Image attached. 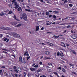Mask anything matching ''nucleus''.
<instances>
[{
    "label": "nucleus",
    "mask_w": 77,
    "mask_h": 77,
    "mask_svg": "<svg viewBox=\"0 0 77 77\" xmlns=\"http://www.w3.org/2000/svg\"><path fill=\"white\" fill-rule=\"evenodd\" d=\"M14 7L12 6V4L11 5V6H11V8L12 9L14 8L15 9H18V8L20 7V5L18 4L17 2H14Z\"/></svg>",
    "instance_id": "1"
},
{
    "label": "nucleus",
    "mask_w": 77,
    "mask_h": 77,
    "mask_svg": "<svg viewBox=\"0 0 77 77\" xmlns=\"http://www.w3.org/2000/svg\"><path fill=\"white\" fill-rule=\"evenodd\" d=\"M22 18L24 21H27V16L26 13H23L22 14Z\"/></svg>",
    "instance_id": "2"
},
{
    "label": "nucleus",
    "mask_w": 77,
    "mask_h": 77,
    "mask_svg": "<svg viewBox=\"0 0 77 77\" xmlns=\"http://www.w3.org/2000/svg\"><path fill=\"white\" fill-rule=\"evenodd\" d=\"M1 29L2 30H11V28L9 27H5L3 26L1 27Z\"/></svg>",
    "instance_id": "3"
},
{
    "label": "nucleus",
    "mask_w": 77,
    "mask_h": 77,
    "mask_svg": "<svg viewBox=\"0 0 77 77\" xmlns=\"http://www.w3.org/2000/svg\"><path fill=\"white\" fill-rule=\"evenodd\" d=\"M13 35L14 36H15L16 38H20V35L17 34V33L15 32H13Z\"/></svg>",
    "instance_id": "4"
},
{
    "label": "nucleus",
    "mask_w": 77,
    "mask_h": 77,
    "mask_svg": "<svg viewBox=\"0 0 77 77\" xmlns=\"http://www.w3.org/2000/svg\"><path fill=\"white\" fill-rule=\"evenodd\" d=\"M13 35L14 36H15L16 38H20V35L17 34V33L15 32H13Z\"/></svg>",
    "instance_id": "5"
},
{
    "label": "nucleus",
    "mask_w": 77,
    "mask_h": 77,
    "mask_svg": "<svg viewBox=\"0 0 77 77\" xmlns=\"http://www.w3.org/2000/svg\"><path fill=\"white\" fill-rule=\"evenodd\" d=\"M19 60L20 63H23V61L22 60V57L20 56L19 58Z\"/></svg>",
    "instance_id": "6"
},
{
    "label": "nucleus",
    "mask_w": 77,
    "mask_h": 77,
    "mask_svg": "<svg viewBox=\"0 0 77 77\" xmlns=\"http://www.w3.org/2000/svg\"><path fill=\"white\" fill-rule=\"evenodd\" d=\"M72 38L73 39H76L77 37V35H73L72 36Z\"/></svg>",
    "instance_id": "7"
},
{
    "label": "nucleus",
    "mask_w": 77,
    "mask_h": 77,
    "mask_svg": "<svg viewBox=\"0 0 77 77\" xmlns=\"http://www.w3.org/2000/svg\"><path fill=\"white\" fill-rule=\"evenodd\" d=\"M70 51L73 54H75V55H76V52H75V51L73 50H72Z\"/></svg>",
    "instance_id": "8"
},
{
    "label": "nucleus",
    "mask_w": 77,
    "mask_h": 77,
    "mask_svg": "<svg viewBox=\"0 0 77 77\" xmlns=\"http://www.w3.org/2000/svg\"><path fill=\"white\" fill-rule=\"evenodd\" d=\"M23 60H22V63L24 64L26 63V58L24 57H23Z\"/></svg>",
    "instance_id": "9"
},
{
    "label": "nucleus",
    "mask_w": 77,
    "mask_h": 77,
    "mask_svg": "<svg viewBox=\"0 0 77 77\" xmlns=\"http://www.w3.org/2000/svg\"><path fill=\"white\" fill-rule=\"evenodd\" d=\"M61 46H62L63 47H65V48L66 47V46H65V44H64V43L62 42H61Z\"/></svg>",
    "instance_id": "10"
},
{
    "label": "nucleus",
    "mask_w": 77,
    "mask_h": 77,
    "mask_svg": "<svg viewBox=\"0 0 77 77\" xmlns=\"http://www.w3.org/2000/svg\"><path fill=\"white\" fill-rule=\"evenodd\" d=\"M60 36H61V35H59L58 36H57L55 35H53V37H54V38H58Z\"/></svg>",
    "instance_id": "11"
},
{
    "label": "nucleus",
    "mask_w": 77,
    "mask_h": 77,
    "mask_svg": "<svg viewBox=\"0 0 77 77\" xmlns=\"http://www.w3.org/2000/svg\"><path fill=\"white\" fill-rule=\"evenodd\" d=\"M45 53L47 55H50V53L48 51L45 52Z\"/></svg>",
    "instance_id": "12"
},
{
    "label": "nucleus",
    "mask_w": 77,
    "mask_h": 77,
    "mask_svg": "<svg viewBox=\"0 0 77 77\" xmlns=\"http://www.w3.org/2000/svg\"><path fill=\"white\" fill-rule=\"evenodd\" d=\"M47 44H48V45H50V46H53V44L51 43H50L48 42H47Z\"/></svg>",
    "instance_id": "13"
},
{
    "label": "nucleus",
    "mask_w": 77,
    "mask_h": 77,
    "mask_svg": "<svg viewBox=\"0 0 77 77\" xmlns=\"http://www.w3.org/2000/svg\"><path fill=\"white\" fill-rule=\"evenodd\" d=\"M30 69L31 71H35V69L33 68H30Z\"/></svg>",
    "instance_id": "14"
},
{
    "label": "nucleus",
    "mask_w": 77,
    "mask_h": 77,
    "mask_svg": "<svg viewBox=\"0 0 77 77\" xmlns=\"http://www.w3.org/2000/svg\"><path fill=\"white\" fill-rule=\"evenodd\" d=\"M60 56H61V57H63L64 56L63 55V53L62 52L60 53Z\"/></svg>",
    "instance_id": "15"
},
{
    "label": "nucleus",
    "mask_w": 77,
    "mask_h": 77,
    "mask_svg": "<svg viewBox=\"0 0 77 77\" xmlns=\"http://www.w3.org/2000/svg\"><path fill=\"white\" fill-rule=\"evenodd\" d=\"M22 24L21 23H19L16 26L17 27H20Z\"/></svg>",
    "instance_id": "16"
},
{
    "label": "nucleus",
    "mask_w": 77,
    "mask_h": 77,
    "mask_svg": "<svg viewBox=\"0 0 77 77\" xmlns=\"http://www.w3.org/2000/svg\"><path fill=\"white\" fill-rule=\"evenodd\" d=\"M12 24L13 26H15V25H16V24H17V22H13L12 23Z\"/></svg>",
    "instance_id": "17"
},
{
    "label": "nucleus",
    "mask_w": 77,
    "mask_h": 77,
    "mask_svg": "<svg viewBox=\"0 0 77 77\" xmlns=\"http://www.w3.org/2000/svg\"><path fill=\"white\" fill-rule=\"evenodd\" d=\"M21 10V7H19L17 9V11H20Z\"/></svg>",
    "instance_id": "18"
},
{
    "label": "nucleus",
    "mask_w": 77,
    "mask_h": 77,
    "mask_svg": "<svg viewBox=\"0 0 77 77\" xmlns=\"http://www.w3.org/2000/svg\"><path fill=\"white\" fill-rule=\"evenodd\" d=\"M53 14H55V13L56 14H59V12L57 11H53Z\"/></svg>",
    "instance_id": "19"
},
{
    "label": "nucleus",
    "mask_w": 77,
    "mask_h": 77,
    "mask_svg": "<svg viewBox=\"0 0 77 77\" xmlns=\"http://www.w3.org/2000/svg\"><path fill=\"white\" fill-rule=\"evenodd\" d=\"M62 70L64 72H66V70H65V69H64V68H62Z\"/></svg>",
    "instance_id": "20"
},
{
    "label": "nucleus",
    "mask_w": 77,
    "mask_h": 77,
    "mask_svg": "<svg viewBox=\"0 0 77 77\" xmlns=\"http://www.w3.org/2000/svg\"><path fill=\"white\" fill-rule=\"evenodd\" d=\"M39 26H37L36 27V31H38V30H39Z\"/></svg>",
    "instance_id": "21"
},
{
    "label": "nucleus",
    "mask_w": 77,
    "mask_h": 77,
    "mask_svg": "<svg viewBox=\"0 0 77 77\" xmlns=\"http://www.w3.org/2000/svg\"><path fill=\"white\" fill-rule=\"evenodd\" d=\"M52 23V22H50L49 23H47L46 24L47 25V26H50V25H51Z\"/></svg>",
    "instance_id": "22"
},
{
    "label": "nucleus",
    "mask_w": 77,
    "mask_h": 77,
    "mask_svg": "<svg viewBox=\"0 0 77 77\" xmlns=\"http://www.w3.org/2000/svg\"><path fill=\"white\" fill-rule=\"evenodd\" d=\"M32 75L30 73H28L27 74V76L28 77H30Z\"/></svg>",
    "instance_id": "23"
},
{
    "label": "nucleus",
    "mask_w": 77,
    "mask_h": 77,
    "mask_svg": "<svg viewBox=\"0 0 77 77\" xmlns=\"http://www.w3.org/2000/svg\"><path fill=\"white\" fill-rule=\"evenodd\" d=\"M25 11H27V12H30V9H25Z\"/></svg>",
    "instance_id": "24"
},
{
    "label": "nucleus",
    "mask_w": 77,
    "mask_h": 77,
    "mask_svg": "<svg viewBox=\"0 0 77 77\" xmlns=\"http://www.w3.org/2000/svg\"><path fill=\"white\" fill-rule=\"evenodd\" d=\"M4 14H5V13H4L3 12H1L0 14V15L1 16H3L4 15Z\"/></svg>",
    "instance_id": "25"
},
{
    "label": "nucleus",
    "mask_w": 77,
    "mask_h": 77,
    "mask_svg": "<svg viewBox=\"0 0 77 77\" xmlns=\"http://www.w3.org/2000/svg\"><path fill=\"white\" fill-rule=\"evenodd\" d=\"M26 75H27V73H26V72H25L23 75V77H26Z\"/></svg>",
    "instance_id": "26"
},
{
    "label": "nucleus",
    "mask_w": 77,
    "mask_h": 77,
    "mask_svg": "<svg viewBox=\"0 0 77 77\" xmlns=\"http://www.w3.org/2000/svg\"><path fill=\"white\" fill-rule=\"evenodd\" d=\"M10 77H14L15 76H14V74H13L12 73H11Z\"/></svg>",
    "instance_id": "27"
},
{
    "label": "nucleus",
    "mask_w": 77,
    "mask_h": 77,
    "mask_svg": "<svg viewBox=\"0 0 77 77\" xmlns=\"http://www.w3.org/2000/svg\"><path fill=\"white\" fill-rule=\"evenodd\" d=\"M68 17H67L64 18V19H62V20L63 21V20H66V19H68Z\"/></svg>",
    "instance_id": "28"
},
{
    "label": "nucleus",
    "mask_w": 77,
    "mask_h": 77,
    "mask_svg": "<svg viewBox=\"0 0 77 77\" xmlns=\"http://www.w3.org/2000/svg\"><path fill=\"white\" fill-rule=\"evenodd\" d=\"M30 58V56H29V57H26V60H28Z\"/></svg>",
    "instance_id": "29"
},
{
    "label": "nucleus",
    "mask_w": 77,
    "mask_h": 77,
    "mask_svg": "<svg viewBox=\"0 0 77 77\" xmlns=\"http://www.w3.org/2000/svg\"><path fill=\"white\" fill-rule=\"evenodd\" d=\"M28 52H27V51H25L24 52V55L25 56L26 55V54H27V53Z\"/></svg>",
    "instance_id": "30"
},
{
    "label": "nucleus",
    "mask_w": 77,
    "mask_h": 77,
    "mask_svg": "<svg viewBox=\"0 0 77 77\" xmlns=\"http://www.w3.org/2000/svg\"><path fill=\"white\" fill-rule=\"evenodd\" d=\"M34 67V68H38V64H36L35 65Z\"/></svg>",
    "instance_id": "31"
},
{
    "label": "nucleus",
    "mask_w": 77,
    "mask_h": 77,
    "mask_svg": "<svg viewBox=\"0 0 77 77\" xmlns=\"http://www.w3.org/2000/svg\"><path fill=\"white\" fill-rule=\"evenodd\" d=\"M57 55L58 56H60V53L59 52H57Z\"/></svg>",
    "instance_id": "32"
},
{
    "label": "nucleus",
    "mask_w": 77,
    "mask_h": 77,
    "mask_svg": "<svg viewBox=\"0 0 77 77\" xmlns=\"http://www.w3.org/2000/svg\"><path fill=\"white\" fill-rule=\"evenodd\" d=\"M66 46L67 48H68V47L69 46V45L67 43L66 44Z\"/></svg>",
    "instance_id": "33"
},
{
    "label": "nucleus",
    "mask_w": 77,
    "mask_h": 77,
    "mask_svg": "<svg viewBox=\"0 0 77 77\" xmlns=\"http://www.w3.org/2000/svg\"><path fill=\"white\" fill-rule=\"evenodd\" d=\"M69 6H70V7H72V6H73V5H72V4H69Z\"/></svg>",
    "instance_id": "34"
},
{
    "label": "nucleus",
    "mask_w": 77,
    "mask_h": 77,
    "mask_svg": "<svg viewBox=\"0 0 77 77\" xmlns=\"http://www.w3.org/2000/svg\"><path fill=\"white\" fill-rule=\"evenodd\" d=\"M12 13V12L11 11H9V12L8 13V14H11Z\"/></svg>",
    "instance_id": "35"
},
{
    "label": "nucleus",
    "mask_w": 77,
    "mask_h": 77,
    "mask_svg": "<svg viewBox=\"0 0 77 77\" xmlns=\"http://www.w3.org/2000/svg\"><path fill=\"white\" fill-rule=\"evenodd\" d=\"M1 68H5V66H1Z\"/></svg>",
    "instance_id": "36"
},
{
    "label": "nucleus",
    "mask_w": 77,
    "mask_h": 77,
    "mask_svg": "<svg viewBox=\"0 0 77 77\" xmlns=\"http://www.w3.org/2000/svg\"><path fill=\"white\" fill-rule=\"evenodd\" d=\"M67 2L69 3H71V0H69Z\"/></svg>",
    "instance_id": "37"
},
{
    "label": "nucleus",
    "mask_w": 77,
    "mask_h": 77,
    "mask_svg": "<svg viewBox=\"0 0 77 77\" xmlns=\"http://www.w3.org/2000/svg\"><path fill=\"white\" fill-rule=\"evenodd\" d=\"M11 2H12V3H14V2H16V0H13L11 1Z\"/></svg>",
    "instance_id": "38"
},
{
    "label": "nucleus",
    "mask_w": 77,
    "mask_h": 77,
    "mask_svg": "<svg viewBox=\"0 0 77 77\" xmlns=\"http://www.w3.org/2000/svg\"><path fill=\"white\" fill-rule=\"evenodd\" d=\"M45 59H50V57H45Z\"/></svg>",
    "instance_id": "39"
},
{
    "label": "nucleus",
    "mask_w": 77,
    "mask_h": 77,
    "mask_svg": "<svg viewBox=\"0 0 77 77\" xmlns=\"http://www.w3.org/2000/svg\"><path fill=\"white\" fill-rule=\"evenodd\" d=\"M49 14V12H47L46 13V15H48Z\"/></svg>",
    "instance_id": "40"
},
{
    "label": "nucleus",
    "mask_w": 77,
    "mask_h": 77,
    "mask_svg": "<svg viewBox=\"0 0 77 77\" xmlns=\"http://www.w3.org/2000/svg\"><path fill=\"white\" fill-rule=\"evenodd\" d=\"M13 68H14V69H17V67H16V66H14Z\"/></svg>",
    "instance_id": "41"
},
{
    "label": "nucleus",
    "mask_w": 77,
    "mask_h": 77,
    "mask_svg": "<svg viewBox=\"0 0 77 77\" xmlns=\"http://www.w3.org/2000/svg\"><path fill=\"white\" fill-rule=\"evenodd\" d=\"M67 28H71V26L70 25H68L67 26Z\"/></svg>",
    "instance_id": "42"
},
{
    "label": "nucleus",
    "mask_w": 77,
    "mask_h": 77,
    "mask_svg": "<svg viewBox=\"0 0 77 77\" xmlns=\"http://www.w3.org/2000/svg\"><path fill=\"white\" fill-rule=\"evenodd\" d=\"M72 74H75V75H76V73H75V72H71Z\"/></svg>",
    "instance_id": "43"
},
{
    "label": "nucleus",
    "mask_w": 77,
    "mask_h": 77,
    "mask_svg": "<svg viewBox=\"0 0 77 77\" xmlns=\"http://www.w3.org/2000/svg\"><path fill=\"white\" fill-rule=\"evenodd\" d=\"M39 64L40 65H42V62L41 61L39 63Z\"/></svg>",
    "instance_id": "44"
},
{
    "label": "nucleus",
    "mask_w": 77,
    "mask_h": 77,
    "mask_svg": "<svg viewBox=\"0 0 77 77\" xmlns=\"http://www.w3.org/2000/svg\"><path fill=\"white\" fill-rule=\"evenodd\" d=\"M14 75L16 77H18V75L17 74H14Z\"/></svg>",
    "instance_id": "45"
},
{
    "label": "nucleus",
    "mask_w": 77,
    "mask_h": 77,
    "mask_svg": "<svg viewBox=\"0 0 77 77\" xmlns=\"http://www.w3.org/2000/svg\"><path fill=\"white\" fill-rule=\"evenodd\" d=\"M53 17L54 18V19H56V16L55 15H54Z\"/></svg>",
    "instance_id": "46"
},
{
    "label": "nucleus",
    "mask_w": 77,
    "mask_h": 77,
    "mask_svg": "<svg viewBox=\"0 0 77 77\" xmlns=\"http://www.w3.org/2000/svg\"><path fill=\"white\" fill-rule=\"evenodd\" d=\"M64 68L65 69H67V68H68V67H67V66H64Z\"/></svg>",
    "instance_id": "47"
},
{
    "label": "nucleus",
    "mask_w": 77,
    "mask_h": 77,
    "mask_svg": "<svg viewBox=\"0 0 77 77\" xmlns=\"http://www.w3.org/2000/svg\"><path fill=\"white\" fill-rule=\"evenodd\" d=\"M3 37V35L2 34H0V38H2Z\"/></svg>",
    "instance_id": "48"
},
{
    "label": "nucleus",
    "mask_w": 77,
    "mask_h": 77,
    "mask_svg": "<svg viewBox=\"0 0 77 77\" xmlns=\"http://www.w3.org/2000/svg\"><path fill=\"white\" fill-rule=\"evenodd\" d=\"M65 24H68V23H62L61 24V25H65Z\"/></svg>",
    "instance_id": "49"
},
{
    "label": "nucleus",
    "mask_w": 77,
    "mask_h": 77,
    "mask_svg": "<svg viewBox=\"0 0 77 77\" xmlns=\"http://www.w3.org/2000/svg\"><path fill=\"white\" fill-rule=\"evenodd\" d=\"M29 56V53H27L26 54V56H27V57H28Z\"/></svg>",
    "instance_id": "50"
},
{
    "label": "nucleus",
    "mask_w": 77,
    "mask_h": 77,
    "mask_svg": "<svg viewBox=\"0 0 77 77\" xmlns=\"http://www.w3.org/2000/svg\"><path fill=\"white\" fill-rule=\"evenodd\" d=\"M57 69H60V70H61V67L60 66Z\"/></svg>",
    "instance_id": "51"
},
{
    "label": "nucleus",
    "mask_w": 77,
    "mask_h": 77,
    "mask_svg": "<svg viewBox=\"0 0 77 77\" xmlns=\"http://www.w3.org/2000/svg\"><path fill=\"white\" fill-rule=\"evenodd\" d=\"M7 39V38H5L4 39V41H6Z\"/></svg>",
    "instance_id": "52"
},
{
    "label": "nucleus",
    "mask_w": 77,
    "mask_h": 77,
    "mask_svg": "<svg viewBox=\"0 0 77 77\" xmlns=\"http://www.w3.org/2000/svg\"><path fill=\"white\" fill-rule=\"evenodd\" d=\"M48 65H52V63H48Z\"/></svg>",
    "instance_id": "53"
},
{
    "label": "nucleus",
    "mask_w": 77,
    "mask_h": 77,
    "mask_svg": "<svg viewBox=\"0 0 77 77\" xmlns=\"http://www.w3.org/2000/svg\"><path fill=\"white\" fill-rule=\"evenodd\" d=\"M15 20H17V21H20V20H18V19H17V17H16L15 18H14Z\"/></svg>",
    "instance_id": "54"
},
{
    "label": "nucleus",
    "mask_w": 77,
    "mask_h": 77,
    "mask_svg": "<svg viewBox=\"0 0 77 77\" xmlns=\"http://www.w3.org/2000/svg\"><path fill=\"white\" fill-rule=\"evenodd\" d=\"M68 1V0H65L64 1V3H66V2H67V1Z\"/></svg>",
    "instance_id": "55"
},
{
    "label": "nucleus",
    "mask_w": 77,
    "mask_h": 77,
    "mask_svg": "<svg viewBox=\"0 0 77 77\" xmlns=\"http://www.w3.org/2000/svg\"><path fill=\"white\" fill-rule=\"evenodd\" d=\"M41 30H44V27H42L41 29Z\"/></svg>",
    "instance_id": "56"
},
{
    "label": "nucleus",
    "mask_w": 77,
    "mask_h": 77,
    "mask_svg": "<svg viewBox=\"0 0 77 77\" xmlns=\"http://www.w3.org/2000/svg\"><path fill=\"white\" fill-rule=\"evenodd\" d=\"M2 70H0V74H2Z\"/></svg>",
    "instance_id": "57"
},
{
    "label": "nucleus",
    "mask_w": 77,
    "mask_h": 77,
    "mask_svg": "<svg viewBox=\"0 0 77 77\" xmlns=\"http://www.w3.org/2000/svg\"><path fill=\"white\" fill-rule=\"evenodd\" d=\"M2 50H4L5 51H7L8 50L5 49H3Z\"/></svg>",
    "instance_id": "58"
},
{
    "label": "nucleus",
    "mask_w": 77,
    "mask_h": 77,
    "mask_svg": "<svg viewBox=\"0 0 77 77\" xmlns=\"http://www.w3.org/2000/svg\"><path fill=\"white\" fill-rule=\"evenodd\" d=\"M40 2H44V1L43 0H40Z\"/></svg>",
    "instance_id": "59"
},
{
    "label": "nucleus",
    "mask_w": 77,
    "mask_h": 77,
    "mask_svg": "<svg viewBox=\"0 0 77 77\" xmlns=\"http://www.w3.org/2000/svg\"><path fill=\"white\" fill-rule=\"evenodd\" d=\"M37 72H40V70H38L37 71Z\"/></svg>",
    "instance_id": "60"
},
{
    "label": "nucleus",
    "mask_w": 77,
    "mask_h": 77,
    "mask_svg": "<svg viewBox=\"0 0 77 77\" xmlns=\"http://www.w3.org/2000/svg\"><path fill=\"white\" fill-rule=\"evenodd\" d=\"M35 63H33L32 64V66H35Z\"/></svg>",
    "instance_id": "61"
},
{
    "label": "nucleus",
    "mask_w": 77,
    "mask_h": 77,
    "mask_svg": "<svg viewBox=\"0 0 77 77\" xmlns=\"http://www.w3.org/2000/svg\"><path fill=\"white\" fill-rule=\"evenodd\" d=\"M27 8H28V9H30V7L29 6H26Z\"/></svg>",
    "instance_id": "62"
},
{
    "label": "nucleus",
    "mask_w": 77,
    "mask_h": 77,
    "mask_svg": "<svg viewBox=\"0 0 77 77\" xmlns=\"http://www.w3.org/2000/svg\"><path fill=\"white\" fill-rule=\"evenodd\" d=\"M42 75L43 77H47V76H45L44 75Z\"/></svg>",
    "instance_id": "63"
},
{
    "label": "nucleus",
    "mask_w": 77,
    "mask_h": 77,
    "mask_svg": "<svg viewBox=\"0 0 77 77\" xmlns=\"http://www.w3.org/2000/svg\"><path fill=\"white\" fill-rule=\"evenodd\" d=\"M18 77H22V76H21V75H19V76Z\"/></svg>",
    "instance_id": "64"
}]
</instances>
